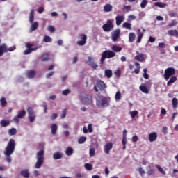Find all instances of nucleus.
Segmentation results:
<instances>
[{"label": "nucleus", "mask_w": 178, "mask_h": 178, "mask_svg": "<svg viewBox=\"0 0 178 178\" xmlns=\"http://www.w3.org/2000/svg\"><path fill=\"white\" fill-rule=\"evenodd\" d=\"M147 72H148V70H147V68H144L143 69V77L146 80H148V79H149V75H148V74H147Z\"/></svg>", "instance_id": "nucleus-44"}, {"label": "nucleus", "mask_w": 178, "mask_h": 178, "mask_svg": "<svg viewBox=\"0 0 178 178\" xmlns=\"http://www.w3.org/2000/svg\"><path fill=\"white\" fill-rule=\"evenodd\" d=\"M142 31L141 29H139L137 31L138 33V39L136 40L137 44H140V42H141V40H143V37H144V33H145V29L144 28H142Z\"/></svg>", "instance_id": "nucleus-12"}, {"label": "nucleus", "mask_w": 178, "mask_h": 178, "mask_svg": "<svg viewBox=\"0 0 178 178\" xmlns=\"http://www.w3.org/2000/svg\"><path fill=\"white\" fill-rule=\"evenodd\" d=\"M43 41L44 42H52V38L48 35H45L43 38Z\"/></svg>", "instance_id": "nucleus-48"}, {"label": "nucleus", "mask_w": 178, "mask_h": 178, "mask_svg": "<svg viewBox=\"0 0 178 178\" xmlns=\"http://www.w3.org/2000/svg\"><path fill=\"white\" fill-rule=\"evenodd\" d=\"M176 74V70L173 67H168L165 69L164 72V79L165 80L168 81L169 80L170 77H172V76H175Z\"/></svg>", "instance_id": "nucleus-6"}, {"label": "nucleus", "mask_w": 178, "mask_h": 178, "mask_svg": "<svg viewBox=\"0 0 178 178\" xmlns=\"http://www.w3.org/2000/svg\"><path fill=\"white\" fill-rule=\"evenodd\" d=\"M37 29H38V22H32V24L30 28L31 33H33V31H35Z\"/></svg>", "instance_id": "nucleus-22"}, {"label": "nucleus", "mask_w": 178, "mask_h": 178, "mask_svg": "<svg viewBox=\"0 0 178 178\" xmlns=\"http://www.w3.org/2000/svg\"><path fill=\"white\" fill-rule=\"evenodd\" d=\"M33 51H35V49H27L24 51V55H29V54H31V52H33Z\"/></svg>", "instance_id": "nucleus-53"}, {"label": "nucleus", "mask_w": 178, "mask_h": 178, "mask_svg": "<svg viewBox=\"0 0 178 178\" xmlns=\"http://www.w3.org/2000/svg\"><path fill=\"white\" fill-rule=\"evenodd\" d=\"M34 22V10H31L29 14V22L33 23Z\"/></svg>", "instance_id": "nucleus-35"}, {"label": "nucleus", "mask_w": 178, "mask_h": 178, "mask_svg": "<svg viewBox=\"0 0 178 178\" xmlns=\"http://www.w3.org/2000/svg\"><path fill=\"white\" fill-rule=\"evenodd\" d=\"M155 6H156L157 8H166V4L162 3V2H156L154 3Z\"/></svg>", "instance_id": "nucleus-39"}, {"label": "nucleus", "mask_w": 178, "mask_h": 178, "mask_svg": "<svg viewBox=\"0 0 178 178\" xmlns=\"http://www.w3.org/2000/svg\"><path fill=\"white\" fill-rule=\"evenodd\" d=\"M120 37V30L117 29L114 32H113L111 38L112 40L115 42L119 40V38Z\"/></svg>", "instance_id": "nucleus-13"}, {"label": "nucleus", "mask_w": 178, "mask_h": 178, "mask_svg": "<svg viewBox=\"0 0 178 178\" xmlns=\"http://www.w3.org/2000/svg\"><path fill=\"white\" fill-rule=\"evenodd\" d=\"M0 123L1 127H6V126H9V124H10V121L2 120Z\"/></svg>", "instance_id": "nucleus-30"}, {"label": "nucleus", "mask_w": 178, "mask_h": 178, "mask_svg": "<svg viewBox=\"0 0 178 178\" xmlns=\"http://www.w3.org/2000/svg\"><path fill=\"white\" fill-rule=\"evenodd\" d=\"M0 103L1 104V106L5 108L8 105V102H6V99L5 97H1Z\"/></svg>", "instance_id": "nucleus-33"}, {"label": "nucleus", "mask_w": 178, "mask_h": 178, "mask_svg": "<svg viewBox=\"0 0 178 178\" xmlns=\"http://www.w3.org/2000/svg\"><path fill=\"white\" fill-rule=\"evenodd\" d=\"M113 27H114L113 23L111 19H108L107 23L102 26V29L104 31H106V33H109V31H112V30H113Z\"/></svg>", "instance_id": "nucleus-7"}, {"label": "nucleus", "mask_w": 178, "mask_h": 178, "mask_svg": "<svg viewBox=\"0 0 178 178\" xmlns=\"http://www.w3.org/2000/svg\"><path fill=\"white\" fill-rule=\"evenodd\" d=\"M172 106L174 108H177V104H178L177 98H176V97L172 98Z\"/></svg>", "instance_id": "nucleus-37"}, {"label": "nucleus", "mask_w": 178, "mask_h": 178, "mask_svg": "<svg viewBox=\"0 0 178 178\" xmlns=\"http://www.w3.org/2000/svg\"><path fill=\"white\" fill-rule=\"evenodd\" d=\"M84 166L86 170H91L92 169V165L90 163H85Z\"/></svg>", "instance_id": "nucleus-51"}, {"label": "nucleus", "mask_w": 178, "mask_h": 178, "mask_svg": "<svg viewBox=\"0 0 178 178\" xmlns=\"http://www.w3.org/2000/svg\"><path fill=\"white\" fill-rule=\"evenodd\" d=\"M4 52H8V47L6 44L0 45V56H2Z\"/></svg>", "instance_id": "nucleus-18"}, {"label": "nucleus", "mask_w": 178, "mask_h": 178, "mask_svg": "<svg viewBox=\"0 0 178 178\" xmlns=\"http://www.w3.org/2000/svg\"><path fill=\"white\" fill-rule=\"evenodd\" d=\"M88 130L90 133H92V124H89L88 125Z\"/></svg>", "instance_id": "nucleus-60"}, {"label": "nucleus", "mask_w": 178, "mask_h": 178, "mask_svg": "<svg viewBox=\"0 0 178 178\" xmlns=\"http://www.w3.org/2000/svg\"><path fill=\"white\" fill-rule=\"evenodd\" d=\"M177 24V21L174 19L171 22V23L168 24V27H169L170 29H172V27H175V26H176Z\"/></svg>", "instance_id": "nucleus-47"}, {"label": "nucleus", "mask_w": 178, "mask_h": 178, "mask_svg": "<svg viewBox=\"0 0 178 178\" xmlns=\"http://www.w3.org/2000/svg\"><path fill=\"white\" fill-rule=\"evenodd\" d=\"M130 115H131V117L132 118H136V116H137V115H138V111H130Z\"/></svg>", "instance_id": "nucleus-50"}, {"label": "nucleus", "mask_w": 178, "mask_h": 178, "mask_svg": "<svg viewBox=\"0 0 178 178\" xmlns=\"http://www.w3.org/2000/svg\"><path fill=\"white\" fill-rule=\"evenodd\" d=\"M44 149L40 150L36 154L37 161L35 164V169H40L42 165H44Z\"/></svg>", "instance_id": "nucleus-2"}, {"label": "nucleus", "mask_w": 178, "mask_h": 178, "mask_svg": "<svg viewBox=\"0 0 178 178\" xmlns=\"http://www.w3.org/2000/svg\"><path fill=\"white\" fill-rule=\"evenodd\" d=\"M17 116H18V118H19L20 119L24 118V116H26V110H22L19 111Z\"/></svg>", "instance_id": "nucleus-32"}, {"label": "nucleus", "mask_w": 178, "mask_h": 178, "mask_svg": "<svg viewBox=\"0 0 178 178\" xmlns=\"http://www.w3.org/2000/svg\"><path fill=\"white\" fill-rule=\"evenodd\" d=\"M111 49H112V51L113 52H120V51H122V49H123V48L116 45V44H114L111 47Z\"/></svg>", "instance_id": "nucleus-23"}, {"label": "nucleus", "mask_w": 178, "mask_h": 178, "mask_svg": "<svg viewBox=\"0 0 178 178\" xmlns=\"http://www.w3.org/2000/svg\"><path fill=\"white\" fill-rule=\"evenodd\" d=\"M63 156L62 153L59 152H56L55 153H54L53 154V158L54 159H60Z\"/></svg>", "instance_id": "nucleus-27"}, {"label": "nucleus", "mask_w": 178, "mask_h": 178, "mask_svg": "<svg viewBox=\"0 0 178 178\" xmlns=\"http://www.w3.org/2000/svg\"><path fill=\"white\" fill-rule=\"evenodd\" d=\"M56 131H58V125L56 124H52L51 126V133L53 136L56 134Z\"/></svg>", "instance_id": "nucleus-20"}, {"label": "nucleus", "mask_w": 178, "mask_h": 178, "mask_svg": "<svg viewBox=\"0 0 178 178\" xmlns=\"http://www.w3.org/2000/svg\"><path fill=\"white\" fill-rule=\"evenodd\" d=\"M132 141L134 142V143H137V141H138V136H134L133 137H132Z\"/></svg>", "instance_id": "nucleus-61"}, {"label": "nucleus", "mask_w": 178, "mask_h": 178, "mask_svg": "<svg viewBox=\"0 0 178 178\" xmlns=\"http://www.w3.org/2000/svg\"><path fill=\"white\" fill-rule=\"evenodd\" d=\"M41 59L42 62H47V60H49V54H44L42 55Z\"/></svg>", "instance_id": "nucleus-34"}, {"label": "nucleus", "mask_w": 178, "mask_h": 178, "mask_svg": "<svg viewBox=\"0 0 178 178\" xmlns=\"http://www.w3.org/2000/svg\"><path fill=\"white\" fill-rule=\"evenodd\" d=\"M26 76L28 79H33L34 76H35V71L34 70H29L26 73Z\"/></svg>", "instance_id": "nucleus-26"}, {"label": "nucleus", "mask_w": 178, "mask_h": 178, "mask_svg": "<svg viewBox=\"0 0 178 178\" xmlns=\"http://www.w3.org/2000/svg\"><path fill=\"white\" fill-rule=\"evenodd\" d=\"M177 81V77L172 76L170 80L167 83V86H170V84H173V83H176Z\"/></svg>", "instance_id": "nucleus-28"}, {"label": "nucleus", "mask_w": 178, "mask_h": 178, "mask_svg": "<svg viewBox=\"0 0 178 178\" xmlns=\"http://www.w3.org/2000/svg\"><path fill=\"white\" fill-rule=\"evenodd\" d=\"M136 41V33L131 32L129 34V42H134Z\"/></svg>", "instance_id": "nucleus-24"}, {"label": "nucleus", "mask_w": 178, "mask_h": 178, "mask_svg": "<svg viewBox=\"0 0 178 178\" xmlns=\"http://www.w3.org/2000/svg\"><path fill=\"white\" fill-rule=\"evenodd\" d=\"M122 27H124V29H127L128 30H131V24L129 22H124L122 24Z\"/></svg>", "instance_id": "nucleus-43"}, {"label": "nucleus", "mask_w": 178, "mask_h": 178, "mask_svg": "<svg viewBox=\"0 0 178 178\" xmlns=\"http://www.w3.org/2000/svg\"><path fill=\"white\" fill-rule=\"evenodd\" d=\"M110 104L111 98L108 97H102L101 98V101L98 99L96 100V104L97 106H100V105H102L103 108H106V106H109Z\"/></svg>", "instance_id": "nucleus-4"}, {"label": "nucleus", "mask_w": 178, "mask_h": 178, "mask_svg": "<svg viewBox=\"0 0 178 178\" xmlns=\"http://www.w3.org/2000/svg\"><path fill=\"white\" fill-rule=\"evenodd\" d=\"M16 149V142L13 139H10L7 145L5 148L4 155H6V160L10 163L12 162V157L10 156L13 152H15V149Z\"/></svg>", "instance_id": "nucleus-1"}, {"label": "nucleus", "mask_w": 178, "mask_h": 178, "mask_svg": "<svg viewBox=\"0 0 178 178\" xmlns=\"http://www.w3.org/2000/svg\"><path fill=\"white\" fill-rule=\"evenodd\" d=\"M81 102L84 105H90L92 104V96L91 95L83 94L80 97Z\"/></svg>", "instance_id": "nucleus-5"}, {"label": "nucleus", "mask_w": 178, "mask_h": 178, "mask_svg": "<svg viewBox=\"0 0 178 178\" xmlns=\"http://www.w3.org/2000/svg\"><path fill=\"white\" fill-rule=\"evenodd\" d=\"M115 22L117 26H120L123 22H124V15H118L115 17Z\"/></svg>", "instance_id": "nucleus-17"}, {"label": "nucleus", "mask_w": 178, "mask_h": 178, "mask_svg": "<svg viewBox=\"0 0 178 178\" xmlns=\"http://www.w3.org/2000/svg\"><path fill=\"white\" fill-rule=\"evenodd\" d=\"M105 76H106V77H108V79H111V77H112V70H106L105 72Z\"/></svg>", "instance_id": "nucleus-38"}, {"label": "nucleus", "mask_w": 178, "mask_h": 178, "mask_svg": "<svg viewBox=\"0 0 178 178\" xmlns=\"http://www.w3.org/2000/svg\"><path fill=\"white\" fill-rule=\"evenodd\" d=\"M89 155L90 158H92L95 155V147H90L89 150Z\"/></svg>", "instance_id": "nucleus-40"}, {"label": "nucleus", "mask_w": 178, "mask_h": 178, "mask_svg": "<svg viewBox=\"0 0 178 178\" xmlns=\"http://www.w3.org/2000/svg\"><path fill=\"white\" fill-rule=\"evenodd\" d=\"M73 152H74L73 148L68 147L66 148L65 155H67V156H71V155H73Z\"/></svg>", "instance_id": "nucleus-25"}, {"label": "nucleus", "mask_w": 178, "mask_h": 178, "mask_svg": "<svg viewBox=\"0 0 178 178\" xmlns=\"http://www.w3.org/2000/svg\"><path fill=\"white\" fill-rule=\"evenodd\" d=\"M98 88L100 90V91H104V90L106 88V85L102 81H97V86H94V90L96 92H98Z\"/></svg>", "instance_id": "nucleus-9"}, {"label": "nucleus", "mask_w": 178, "mask_h": 178, "mask_svg": "<svg viewBox=\"0 0 178 178\" xmlns=\"http://www.w3.org/2000/svg\"><path fill=\"white\" fill-rule=\"evenodd\" d=\"M113 148V144L112 142L108 143L104 145V152L105 154H109L111 152V149Z\"/></svg>", "instance_id": "nucleus-15"}, {"label": "nucleus", "mask_w": 178, "mask_h": 178, "mask_svg": "<svg viewBox=\"0 0 178 178\" xmlns=\"http://www.w3.org/2000/svg\"><path fill=\"white\" fill-rule=\"evenodd\" d=\"M79 37L81 40L77 41L76 44L77 45H79L80 47H84V44L87 42V35L84 34L79 35Z\"/></svg>", "instance_id": "nucleus-11"}, {"label": "nucleus", "mask_w": 178, "mask_h": 178, "mask_svg": "<svg viewBox=\"0 0 178 178\" xmlns=\"http://www.w3.org/2000/svg\"><path fill=\"white\" fill-rule=\"evenodd\" d=\"M19 173L21 176H22V177H24V178L30 177V172H29V170L27 169H24L21 170Z\"/></svg>", "instance_id": "nucleus-19"}, {"label": "nucleus", "mask_w": 178, "mask_h": 178, "mask_svg": "<svg viewBox=\"0 0 178 178\" xmlns=\"http://www.w3.org/2000/svg\"><path fill=\"white\" fill-rule=\"evenodd\" d=\"M44 10H45L44 7H40V8L38 9V13H42V12H44Z\"/></svg>", "instance_id": "nucleus-64"}, {"label": "nucleus", "mask_w": 178, "mask_h": 178, "mask_svg": "<svg viewBox=\"0 0 178 178\" xmlns=\"http://www.w3.org/2000/svg\"><path fill=\"white\" fill-rule=\"evenodd\" d=\"M16 133H17V131H16V129H15V128H12L8 130L9 136H15L16 134Z\"/></svg>", "instance_id": "nucleus-42"}, {"label": "nucleus", "mask_w": 178, "mask_h": 178, "mask_svg": "<svg viewBox=\"0 0 178 178\" xmlns=\"http://www.w3.org/2000/svg\"><path fill=\"white\" fill-rule=\"evenodd\" d=\"M20 118H19L17 115V117H14L13 118V122H15V123H19V122H20Z\"/></svg>", "instance_id": "nucleus-62"}, {"label": "nucleus", "mask_w": 178, "mask_h": 178, "mask_svg": "<svg viewBox=\"0 0 178 178\" xmlns=\"http://www.w3.org/2000/svg\"><path fill=\"white\" fill-rule=\"evenodd\" d=\"M156 39L155 38L152 37V36H149V42H155Z\"/></svg>", "instance_id": "nucleus-63"}, {"label": "nucleus", "mask_w": 178, "mask_h": 178, "mask_svg": "<svg viewBox=\"0 0 178 178\" xmlns=\"http://www.w3.org/2000/svg\"><path fill=\"white\" fill-rule=\"evenodd\" d=\"M147 5H148V1L142 0V2L140 3V8H142V9H144V8H145V6H147Z\"/></svg>", "instance_id": "nucleus-49"}, {"label": "nucleus", "mask_w": 178, "mask_h": 178, "mask_svg": "<svg viewBox=\"0 0 178 178\" xmlns=\"http://www.w3.org/2000/svg\"><path fill=\"white\" fill-rule=\"evenodd\" d=\"M138 172H139L140 175H144V173H145V170H144L143 169V168H141V167H140L138 168Z\"/></svg>", "instance_id": "nucleus-59"}, {"label": "nucleus", "mask_w": 178, "mask_h": 178, "mask_svg": "<svg viewBox=\"0 0 178 178\" xmlns=\"http://www.w3.org/2000/svg\"><path fill=\"white\" fill-rule=\"evenodd\" d=\"M65 118H66V108L63 111L61 114V119H65Z\"/></svg>", "instance_id": "nucleus-58"}, {"label": "nucleus", "mask_w": 178, "mask_h": 178, "mask_svg": "<svg viewBox=\"0 0 178 178\" xmlns=\"http://www.w3.org/2000/svg\"><path fill=\"white\" fill-rule=\"evenodd\" d=\"M48 30L50 31V33H55V26L49 25L48 26Z\"/></svg>", "instance_id": "nucleus-56"}, {"label": "nucleus", "mask_w": 178, "mask_h": 178, "mask_svg": "<svg viewBox=\"0 0 178 178\" xmlns=\"http://www.w3.org/2000/svg\"><path fill=\"white\" fill-rule=\"evenodd\" d=\"M139 89L142 91V92H144V94H148V92H149V90H148V88H147V86L141 85L139 87Z\"/></svg>", "instance_id": "nucleus-29"}, {"label": "nucleus", "mask_w": 178, "mask_h": 178, "mask_svg": "<svg viewBox=\"0 0 178 178\" xmlns=\"http://www.w3.org/2000/svg\"><path fill=\"white\" fill-rule=\"evenodd\" d=\"M87 140V138L86 136H82L78 139L79 144H84L86 141Z\"/></svg>", "instance_id": "nucleus-41"}, {"label": "nucleus", "mask_w": 178, "mask_h": 178, "mask_svg": "<svg viewBox=\"0 0 178 178\" xmlns=\"http://www.w3.org/2000/svg\"><path fill=\"white\" fill-rule=\"evenodd\" d=\"M115 56H116V53L111 50H106L102 54L100 62L102 64L105 62V59H111L112 58H115Z\"/></svg>", "instance_id": "nucleus-3"}, {"label": "nucleus", "mask_w": 178, "mask_h": 178, "mask_svg": "<svg viewBox=\"0 0 178 178\" xmlns=\"http://www.w3.org/2000/svg\"><path fill=\"white\" fill-rule=\"evenodd\" d=\"M113 6L111 4H106L104 6V12H111L113 9Z\"/></svg>", "instance_id": "nucleus-31"}, {"label": "nucleus", "mask_w": 178, "mask_h": 178, "mask_svg": "<svg viewBox=\"0 0 178 178\" xmlns=\"http://www.w3.org/2000/svg\"><path fill=\"white\" fill-rule=\"evenodd\" d=\"M71 91L69 89H65L63 90L62 94L63 95H69L70 94Z\"/></svg>", "instance_id": "nucleus-55"}, {"label": "nucleus", "mask_w": 178, "mask_h": 178, "mask_svg": "<svg viewBox=\"0 0 178 178\" xmlns=\"http://www.w3.org/2000/svg\"><path fill=\"white\" fill-rule=\"evenodd\" d=\"M27 112H28V118L29 119V122L31 123L34 122V120H35V112H34V109L31 107H28L27 108Z\"/></svg>", "instance_id": "nucleus-8"}, {"label": "nucleus", "mask_w": 178, "mask_h": 178, "mask_svg": "<svg viewBox=\"0 0 178 178\" xmlns=\"http://www.w3.org/2000/svg\"><path fill=\"white\" fill-rule=\"evenodd\" d=\"M136 54H138L134 57L135 60H138V62H144L145 60V55L143 53L136 51Z\"/></svg>", "instance_id": "nucleus-14"}, {"label": "nucleus", "mask_w": 178, "mask_h": 178, "mask_svg": "<svg viewBox=\"0 0 178 178\" xmlns=\"http://www.w3.org/2000/svg\"><path fill=\"white\" fill-rule=\"evenodd\" d=\"M168 35L170 37H178V31L176 29L174 30H169L168 31Z\"/></svg>", "instance_id": "nucleus-21"}, {"label": "nucleus", "mask_w": 178, "mask_h": 178, "mask_svg": "<svg viewBox=\"0 0 178 178\" xmlns=\"http://www.w3.org/2000/svg\"><path fill=\"white\" fill-rule=\"evenodd\" d=\"M155 167L159 170V172H160V173H162V175H166L165 170H163V169L161 166H159V165H155Z\"/></svg>", "instance_id": "nucleus-46"}, {"label": "nucleus", "mask_w": 178, "mask_h": 178, "mask_svg": "<svg viewBox=\"0 0 178 178\" xmlns=\"http://www.w3.org/2000/svg\"><path fill=\"white\" fill-rule=\"evenodd\" d=\"M25 46L27 49H35V51H37V48H31L33 47L31 43H26Z\"/></svg>", "instance_id": "nucleus-52"}, {"label": "nucleus", "mask_w": 178, "mask_h": 178, "mask_svg": "<svg viewBox=\"0 0 178 178\" xmlns=\"http://www.w3.org/2000/svg\"><path fill=\"white\" fill-rule=\"evenodd\" d=\"M115 74L116 76V77H118L119 79V77H120L122 72H120V69H118L116 70Z\"/></svg>", "instance_id": "nucleus-54"}, {"label": "nucleus", "mask_w": 178, "mask_h": 178, "mask_svg": "<svg viewBox=\"0 0 178 178\" xmlns=\"http://www.w3.org/2000/svg\"><path fill=\"white\" fill-rule=\"evenodd\" d=\"M86 63H88L89 66H91V67H92V69L94 70H97V68L98 67V64L95 63V61L94 60V58L91 56L88 57V60L86 61Z\"/></svg>", "instance_id": "nucleus-10"}, {"label": "nucleus", "mask_w": 178, "mask_h": 178, "mask_svg": "<svg viewBox=\"0 0 178 178\" xmlns=\"http://www.w3.org/2000/svg\"><path fill=\"white\" fill-rule=\"evenodd\" d=\"M147 175H149V176H154V175H155V172L154 170L150 169L147 171Z\"/></svg>", "instance_id": "nucleus-57"}, {"label": "nucleus", "mask_w": 178, "mask_h": 178, "mask_svg": "<svg viewBox=\"0 0 178 178\" xmlns=\"http://www.w3.org/2000/svg\"><path fill=\"white\" fill-rule=\"evenodd\" d=\"M123 12H130L131 10V6H124L122 8Z\"/></svg>", "instance_id": "nucleus-45"}, {"label": "nucleus", "mask_w": 178, "mask_h": 178, "mask_svg": "<svg viewBox=\"0 0 178 178\" xmlns=\"http://www.w3.org/2000/svg\"><path fill=\"white\" fill-rule=\"evenodd\" d=\"M158 138V134L156 132H152L149 134V141L150 143H154V141H156Z\"/></svg>", "instance_id": "nucleus-16"}, {"label": "nucleus", "mask_w": 178, "mask_h": 178, "mask_svg": "<svg viewBox=\"0 0 178 178\" xmlns=\"http://www.w3.org/2000/svg\"><path fill=\"white\" fill-rule=\"evenodd\" d=\"M115 101H120L122 99V93L120 91H118L115 95Z\"/></svg>", "instance_id": "nucleus-36"}]
</instances>
